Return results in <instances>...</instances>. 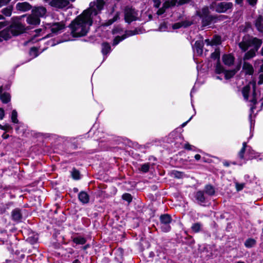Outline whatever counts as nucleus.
<instances>
[{"instance_id":"f257e3e1","label":"nucleus","mask_w":263,"mask_h":263,"mask_svg":"<svg viewBox=\"0 0 263 263\" xmlns=\"http://www.w3.org/2000/svg\"><path fill=\"white\" fill-rule=\"evenodd\" d=\"M104 4V0H96L91 2L89 8L84 11L71 22L70 27L73 36H83L87 34L90 26L92 24L94 17L101 13Z\"/></svg>"},{"instance_id":"f03ea898","label":"nucleus","mask_w":263,"mask_h":263,"mask_svg":"<svg viewBox=\"0 0 263 263\" xmlns=\"http://www.w3.org/2000/svg\"><path fill=\"white\" fill-rule=\"evenodd\" d=\"M262 40L256 37L249 35H245L242 40L239 43V47L243 51H246L250 47L252 48L246 53L245 58L249 60L255 55L256 52L261 46Z\"/></svg>"},{"instance_id":"7ed1b4c3","label":"nucleus","mask_w":263,"mask_h":263,"mask_svg":"<svg viewBox=\"0 0 263 263\" xmlns=\"http://www.w3.org/2000/svg\"><path fill=\"white\" fill-rule=\"evenodd\" d=\"M184 141L183 136L176 130L171 132L166 139V142L170 144L174 151L183 147Z\"/></svg>"},{"instance_id":"20e7f679","label":"nucleus","mask_w":263,"mask_h":263,"mask_svg":"<svg viewBox=\"0 0 263 263\" xmlns=\"http://www.w3.org/2000/svg\"><path fill=\"white\" fill-rule=\"evenodd\" d=\"M197 15L201 20L202 26L205 27L216 22L217 17L210 14L208 7L203 8L201 10L197 11Z\"/></svg>"},{"instance_id":"39448f33","label":"nucleus","mask_w":263,"mask_h":263,"mask_svg":"<svg viewBox=\"0 0 263 263\" xmlns=\"http://www.w3.org/2000/svg\"><path fill=\"white\" fill-rule=\"evenodd\" d=\"M252 85V95L251 96V99L250 100V102L251 103L250 106V113L249 114V121H250V132L251 133H252V130H254V125H255V121L254 119H252V114L254 112V110L256 108V104H257V97H256V96H257V93L256 92V90H255V87H256V84L255 83H253L252 84H251Z\"/></svg>"},{"instance_id":"423d86ee","label":"nucleus","mask_w":263,"mask_h":263,"mask_svg":"<svg viewBox=\"0 0 263 263\" xmlns=\"http://www.w3.org/2000/svg\"><path fill=\"white\" fill-rule=\"evenodd\" d=\"M66 142L65 148L63 151L61 153V155H69L73 154L72 150H74L78 147V143L76 138L74 137H63L62 138Z\"/></svg>"},{"instance_id":"0eeeda50","label":"nucleus","mask_w":263,"mask_h":263,"mask_svg":"<svg viewBox=\"0 0 263 263\" xmlns=\"http://www.w3.org/2000/svg\"><path fill=\"white\" fill-rule=\"evenodd\" d=\"M124 13L125 21L128 24H130L138 18V11L132 6H126Z\"/></svg>"},{"instance_id":"6e6552de","label":"nucleus","mask_w":263,"mask_h":263,"mask_svg":"<svg viewBox=\"0 0 263 263\" xmlns=\"http://www.w3.org/2000/svg\"><path fill=\"white\" fill-rule=\"evenodd\" d=\"M160 229L164 233L169 232L171 230V223L172 221V218L170 214H164L160 215Z\"/></svg>"},{"instance_id":"1a4fd4ad","label":"nucleus","mask_w":263,"mask_h":263,"mask_svg":"<svg viewBox=\"0 0 263 263\" xmlns=\"http://www.w3.org/2000/svg\"><path fill=\"white\" fill-rule=\"evenodd\" d=\"M194 197L196 202L200 205L205 206L208 202V197L203 191H197L194 193Z\"/></svg>"},{"instance_id":"9d476101","label":"nucleus","mask_w":263,"mask_h":263,"mask_svg":"<svg viewBox=\"0 0 263 263\" xmlns=\"http://www.w3.org/2000/svg\"><path fill=\"white\" fill-rule=\"evenodd\" d=\"M46 29H50L52 35L58 34L61 32L62 30L64 28V25L60 23H48L45 25Z\"/></svg>"},{"instance_id":"9b49d317","label":"nucleus","mask_w":263,"mask_h":263,"mask_svg":"<svg viewBox=\"0 0 263 263\" xmlns=\"http://www.w3.org/2000/svg\"><path fill=\"white\" fill-rule=\"evenodd\" d=\"M233 4L231 2H220L215 5V11L218 13H226L231 11Z\"/></svg>"},{"instance_id":"f8f14e48","label":"nucleus","mask_w":263,"mask_h":263,"mask_svg":"<svg viewBox=\"0 0 263 263\" xmlns=\"http://www.w3.org/2000/svg\"><path fill=\"white\" fill-rule=\"evenodd\" d=\"M25 29V26L20 23H14L10 27L11 32L14 36H17L23 33Z\"/></svg>"},{"instance_id":"ddd939ff","label":"nucleus","mask_w":263,"mask_h":263,"mask_svg":"<svg viewBox=\"0 0 263 263\" xmlns=\"http://www.w3.org/2000/svg\"><path fill=\"white\" fill-rule=\"evenodd\" d=\"M49 4L53 7L63 9L68 7L69 2L67 0H51Z\"/></svg>"},{"instance_id":"4468645a","label":"nucleus","mask_w":263,"mask_h":263,"mask_svg":"<svg viewBox=\"0 0 263 263\" xmlns=\"http://www.w3.org/2000/svg\"><path fill=\"white\" fill-rule=\"evenodd\" d=\"M101 52L103 55V62H104L111 52L112 49L110 45L108 42H103L101 44Z\"/></svg>"},{"instance_id":"2eb2a0df","label":"nucleus","mask_w":263,"mask_h":263,"mask_svg":"<svg viewBox=\"0 0 263 263\" xmlns=\"http://www.w3.org/2000/svg\"><path fill=\"white\" fill-rule=\"evenodd\" d=\"M11 219L16 222H20L22 221L23 216L21 209L19 208H15L11 212Z\"/></svg>"},{"instance_id":"dca6fc26","label":"nucleus","mask_w":263,"mask_h":263,"mask_svg":"<svg viewBox=\"0 0 263 263\" xmlns=\"http://www.w3.org/2000/svg\"><path fill=\"white\" fill-rule=\"evenodd\" d=\"M203 43L201 41H196L194 46H193V49L194 52L197 55H201L203 52Z\"/></svg>"},{"instance_id":"f3484780","label":"nucleus","mask_w":263,"mask_h":263,"mask_svg":"<svg viewBox=\"0 0 263 263\" xmlns=\"http://www.w3.org/2000/svg\"><path fill=\"white\" fill-rule=\"evenodd\" d=\"M46 9L43 7H36L32 10V14L36 16V17H39L40 18L41 17H44L46 13Z\"/></svg>"},{"instance_id":"a211bd4d","label":"nucleus","mask_w":263,"mask_h":263,"mask_svg":"<svg viewBox=\"0 0 263 263\" xmlns=\"http://www.w3.org/2000/svg\"><path fill=\"white\" fill-rule=\"evenodd\" d=\"M260 154L253 150L251 146H248L246 150V159H252L260 157Z\"/></svg>"},{"instance_id":"6ab92c4d","label":"nucleus","mask_w":263,"mask_h":263,"mask_svg":"<svg viewBox=\"0 0 263 263\" xmlns=\"http://www.w3.org/2000/svg\"><path fill=\"white\" fill-rule=\"evenodd\" d=\"M78 199L83 204H87L89 202V195L85 191H81L78 194Z\"/></svg>"},{"instance_id":"aec40b11","label":"nucleus","mask_w":263,"mask_h":263,"mask_svg":"<svg viewBox=\"0 0 263 263\" xmlns=\"http://www.w3.org/2000/svg\"><path fill=\"white\" fill-rule=\"evenodd\" d=\"M234 59V57L231 54H225L222 56V61L226 65H233Z\"/></svg>"},{"instance_id":"412c9836","label":"nucleus","mask_w":263,"mask_h":263,"mask_svg":"<svg viewBox=\"0 0 263 263\" xmlns=\"http://www.w3.org/2000/svg\"><path fill=\"white\" fill-rule=\"evenodd\" d=\"M26 22L30 25H36L40 24V18L31 14L27 16Z\"/></svg>"},{"instance_id":"4be33fe9","label":"nucleus","mask_w":263,"mask_h":263,"mask_svg":"<svg viewBox=\"0 0 263 263\" xmlns=\"http://www.w3.org/2000/svg\"><path fill=\"white\" fill-rule=\"evenodd\" d=\"M17 10L21 11H27L31 8V5L27 2L18 3L16 5Z\"/></svg>"},{"instance_id":"5701e85b","label":"nucleus","mask_w":263,"mask_h":263,"mask_svg":"<svg viewBox=\"0 0 263 263\" xmlns=\"http://www.w3.org/2000/svg\"><path fill=\"white\" fill-rule=\"evenodd\" d=\"M251 91V86L250 85H247L244 86L242 89V93L244 98V100L246 101L249 100L250 93Z\"/></svg>"},{"instance_id":"b1692460","label":"nucleus","mask_w":263,"mask_h":263,"mask_svg":"<svg viewBox=\"0 0 263 263\" xmlns=\"http://www.w3.org/2000/svg\"><path fill=\"white\" fill-rule=\"evenodd\" d=\"M206 195L209 196H213L215 193V187L211 184H207L204 186V190Z\"/></svg>"},{"instance_id":"393cba45","label":"nucleus","mask_w":263,"mask_h":263,"mask_svg":"<svg viewBox=\"0 0 263 263\" xmlns=\"http://www.w3.org/2000/svg\"><path fill=\"white\" fill-rule=\"evenodd\" d=\"M39 239V235L37 233L32 232L29 235L27 241L31 245L37 243Z\"/></svg>"},{"instance_id":"a878e982","label":"nucleus","mask_w":263,"mask_h":263,"mask_svg":"<svg viewBox=\"0 0 263 263\" xmlns=\"http://www.w3.org/2000/svg\"><path fill=\"white\" fill-rule=\"evenodd\" d=\"M255 26L257 30L263 32V16L259 15L255 21Z\"/></svg>"},{"instance_id":"bb28decb","label":"nucleus","mask_w":263,"mask_h":263,"mask_svg":"<svg viewBox=\"0 0 263 263\" xmlns=\"http://www.w3.org/2000/svg\"><path fill=\"white\" fill-rule=\"evenodd\" d=\"M0 100L3 103H8L11 100L10 95L8 92L2 93L0 92Z\"/></svg>"},{"instance_id":"cd10ccee","label":"nucleus","mask_w":263,"mask_h":263,"mask_svg":"<svg viewBox=\"0 0 263 263\" xmlns=\"http://www.w3.org/2000/svg\"><path fill=\"white\" fill-rule=\"evenodd\" d=\"M153 166V164H151L149 163H145L140 164L138 169L140 172H142L143 173H146L149 171L150 167Z\"/></svg>"},{"instance_id":"c85d7f7f","label":"nucleus","mask_w":263,"mask_h":263,"mask_svg":"<svg viewBox=\"0 0 263 263\" xmlns=\"http://www.w3.org/2000/svg\"><path fill=\"white\" fill-rule=\"evenodd\" d=\"M72 241L76 245H84L87 241L86 238L84 237L79 236L72 237Z\"/></svg>"},{"instance_id":"c756f323","label":"nucleus","mask_w":263,"mask_h":263,"mask_svg":"<svg viewBox=\"0 0 263 263\" xmlns=\"http://www.w3.org/2000/svg\"><path fill=\"white\" fill-rule=\"evenodd\" d=\"M191 25L190 23L187 22L183 21L181 22H177L174 24L172 26V28L173 29H177L183 27L184 28H186L189 26Z\"/></svg>"},{"instance_id":"7c9ffc66","label":"nucleus","mask_w":263,"mask_h":263,"mask_svg":"<svg viewBox=\"0 0 263 263\" xmlns=\"http://www.w3.org/2000/svg\"><path fill=\"white\" fill-rule=\"evenodd\" d=\"M71 175L73 179L78 180L81 179V175L79 170L73 167L71 171Z\"/></svg>"},{"instance_id":"2f4dec72","label":"nucleus","mask_w":263,"mask_h":263,"mask_svg":"<svg viewBox=\"0 0 263 263\" xmlns=\"http://www.w3.org/2000/svg\"><path fill=\"white\" fill-rule=\"evenodd\" d=\"M256 243V241L251 238H248L245 242V246L247 248L253 247Z\"/></svg>"},{"instance_id":"473e14b6","label":"nucleus","mask_w":263,"mask_h":263,"mask_svg":"<svg viewBox=\"0 0 263 263\" xmlns=\"http://www.w3.org/2000/svg\"><path fill=\"white\" fill-rule=\"evenodd\" d=\"M178 0H164L163 7L168 8L176 5Z\"/></svg>"},{"instance_id":"72a5a7b5","label":"nucleus","mask_w":263,"mask_h":263,"mask_svg":"<svg viewBox=\"0 0 263 263\" xmlns=\"http://www.w3.org/2000/svg\"><path fill=\"white\" fill-rule=\"evenodd\" d=\"M13 205V202L12 201L8 202L0 208V211L2 213H5L7 210H9L10 207Z\"/></svg>"},{"instance_id":"f704fd0d","label":"nucleus","mask_w":263,"mask_h":263,"mask_svg":"<svg viewBox=\"0 0 263 263\" xmlns=\"http://www.w3.org/2000/svg\"><path fill=\"white\" fill-rule=\"evenodd\" d=\"M139 30H138L137 29H135L134 30H126L125 32V34H123L122 36H125L126 39L128 37L139 34Z\"/></svg>"},{"instance_id":"c9c22d12","label":"nucleus","mask_w":263,"mask_h":263,"mask_svg":"<svg viewBox=\"0 0 263 263\" xmlns=\"http://www.w3.org/2000/svg\"><path fill=\"white\" fill-rule=\"evenodd\" d=\"M202 228V224L200 222H196L193 224L191 229L194 233H198L200 232Z\"/></svg>"},{"instance_id":"e433bc0d","label":"nucleus","mask_w":263,"mask_h":263,"mask_svg":"<svg viewBox=\"0 0 263 263\" xmlns=\"http://www.w3.org/2000/svg\"><path fill=\"white\" fill-rule=\"evenodd\" d=\"M11 121L14 124L19 123V121L17 119V112L16 110H12L11 116Z\"/></svg>"},{"instance_id":"4c0bfd02","label":"nucleus","mask_w":263,"mask_h":263,"mask_svg":"<svg viewBox=\"0 0 263 263\" xmlns=\"http://www.w3.org/2000/svg\"><path fill=\"white\" fill-rule=\"evenodd\" d=\"M38 50L35 47H32L30 48L29 51V55L32 57V59L37 57L39 55Z\"/></svg>"},{"instance_id":"58836bf2","label":"nucleus","mask_w":263,"mask_h":263,"mask_svg":"<svg viewBox=\"0 0 263 263\" xmlns=\"http://www.w3.org/2000/svg\"><path fill=\"white\" fill-rule=\"evenodd\" d=\"M212 40L213 46L220 45L221 42V37L217 35H214Z\"/></svg>"},{"instance_id":"ea45409f","label":"nucleus","mask_w":263,"mask_h":263,"mask_svg":"<svg viewBox=\"0 0 263 263\" xmlns=\"http://www.w3.org/2000/svg\"><path fill=\"white\" fill-rule=\"evenodd\" d=\"M224 73L225 79L226 80H229L235 74V71L234 70H226Z\"/></svg>"},{"instance_id":"a19ab883","label":"nucleus","mask_w":263,"mask_h":263,"mask_svg":"<svg viewBox=\"0 0 263 263\" xmlns=\"http://www.w3.org/2000/svg\"><path fill=\"white\" fill-rule=\"evenodd\" d=\"M185 149L188 151H193L196 152H199L200 151L195 146L190 144L188 142H186L184 144L183 147Z\"/></svg>"},{"instance_id":"79ce46f5","label":"nucleus","mask_w":263,"mask_h":263,"mask_svg":"<svg viewBox=\"0 0 263 263\" xmlns=\"http://www.w3.org/2000/svg\"><path fill=\"white\" fill-rule=\"evenodd\" d=\"M124 39H125V37L122 35L116 36L113 40L112 46H117L120 42L123 41Z\"/></svg>"},{"instance_id":"37998d69","label":"nucleus","mask_w":263,"mask_h":263,"mask_svg":"<svg viewBox=\"0 0 263 263\" xmlns=\"http://www.w3.org/2000/svg\"><path fill=\"white\" fill-rule=\"evenodd\" d=\"M122 198L123 200L126 201L129 203H130L133 200V197L131 194L127 193H125L122 195Z\"/></svg>"},{"instance_id":"c03bdc74","label":"nucleus","mask_w":263,"mask_h":263,"mask_svg":"<svg viewBox=\"0 0 263 263\" xmlns=\"http://www.w3.org/2000/svg\"><path fill=\"white\" fill-rule=\"evenodd\" d=\"M12 9L11 7H8L3 9L2 11V12L5 16H10L12 13Z\"/></svg>"},{"instance_id":"a18cd8bd","label":"nucleus","mask_w":263,"mask_h":263,"mask_svg":"<svg viewBox=\"0 0 263 263\" xmlns=\"http://www.w3.org/2000/svg\"><path fill=\"white\" fill-rule=\"evenodd\" d=\"M211 58L213 60H219L220 51L219 49H216L215 51L211 53Z\"/></svg>"},{"instance_id":"49530a36","label":"nucleus","mask_w":263,"mask_h":263,"mask_svg":"<svg viewBox=\"0 0 263 263\" xmlns=\"http://www.w3.org/2000/svg\"><path fill=\"white\" fill-rule=\"evenodd\" d=\"M226 70L224 69L223 67L220 65V63H217L216 66L215 71L216 73L218 74H220L221 73H224Z\"/></svg>"},{"instance_id":"de8ad7c7","label":"nucleus","mask_w":263,"mask_h":263,"mask_svg":"<svg viewBox=\"0 0 263 263\" xmlns=\"http://www.w3.org/2000/svg\"><path fill=\"white\" fill-rule=\"evenodd\" d=\"M245 184H246L245 183H240L238 182H235V185L236 191L237 192H239V191L242 190L245 186Z\"/></svg>"},{"instance_id":"09e8293b","label":"nucleus","mask_w":263,"mask_h":263,"mask_svg":"<svg viewBox=\"0 0 263 263\" xmlns=\"http://www.w3.org/2000/svg\"><path fill=\"white\" fill-rule=\"evenodd\" d=\"M173 174L174 177L178 179L182 178L184 176L183 173L177 171H174Z\"/></svg>"},{"instance_id":"8fccbe9b","label":"nucleus","mask_w":263,"mask_h":263,"mask_svg":"<svg viewBox=\"0 0 263 263\" xmlns=\"http://www.w3.org/2000/svg\"><path fill=\"white\" fill-rule=\"evenodd\" d=\"M246 152V149L244 148H241L239 152L238 153V157L240 159H245V153Z\"/></svg>"},{"instance_id":"3c124183","label":"nucleus","mask_w":263,"mask_h":263,"mask_svg":"<svg viewBox=\"0 0 263 263\" xmlns=\"http://www.w3.org/2000/svg\"><path fill=\"white\" fill-rule=\"evenodd\" d=\"M4 20V17L3 16V15L0 14V30L6 26V23Z\"/></svg>"},{"instance_id":"603ef678","label":"nucleus","mask_w":263,"mask_h":263,"mask_svg":"<svg viewBox=\"0 0 263 263\" xmlns=\"http://www.w3.org/2000/svg\"><path fill=\"white\" fill-rule=\"evenodd\" d=\"M154 7L156 8H159L161 5V2L160 0H154Z\"/></svg>"},{"instance_id":"864d4df0","label":"nucleus","mask_w":263,"mask_h":263,"mask_svg":"<svg viewBox=\"0 0 263 263\" xmlns=\"http://www.w3.org/2000/svg\"><path fill=\"white\" fill-rule=\"evenodd\" d=\"M166 8H165V7H164L163 6L162 8H160L158 10L157 12V14L158 15H161L162 14H163L165 11V9Z\"/></svg>"},{"instance_id":"5fc2aeb1","label":"nucleus","mask_w":263,"mask_h":263,"mask_svg":"<svg viewBox=\"0 0 263 263\" xmlns=\"http://www.w3.org/2000/svg\"><path fill=\"white\" fill-rule=\"evenodd\" d=\"M10 0H0V8L7 5Z\"/></svg>"},{"instance_id":"6e6d98bb","label":"nucleus","mask_w":263,"mask_h":263,"mask_svg":"<svg viewBox=\"0 0 263 263\" xmlns=\"http://www.w3.org/2000/svg\"><path fill=\"white\" fill-rule=\"evenodd\" d=\"M257 0H247V2L252 6H254L256 5Z\"/></svg>"},{"instance_id":"4d7b16f0","label":"nucleus","mask_w":263,"mask_h":263,"mask_svg":"<svg viewBox=\"0 0 263 263\" xmlns=\"http://www.w3.org/2000/svg\"><path fill=\"white\" fill-rule=\"evenodd\" d=\"M204 43L207 45V46H213V44H212V40H210V39H206L204 41Z\"/></svg>"},{"instance_id":"13d9d810","label":"nucleus","mask_w":263,"mask_h":263,"mask_svg":"<svg viewBox=\"0 0 263 263\" xmlns=\"http://www.w3.org/2000/svg\"><path fill=\"white\" fill-rule=\"evenodd\" d=\"M159 29L161 31H165L166 30V26L165 24H161L160 25Z\"/></svg>"},{"instance_id":"bf43d9fd","label":"nucleus","mask_w":263,"mask_h":263,"mask_svg":"<svg viewBox=\"0 0 263 263\" xmlns=\"http://www.w3.org/2000/svg\"><path fill=\"white\" fill-rule=\"evenodd\" d=\"M5 117V111L4 110L0 108V119L3 120Z\"/></svg>"},{"instance_id":"052dcab7","label":"nucleus","mask_w":263,"mask_h":263,"mask_svg":"<svg viewBox=\"0 0 263 263\" xmlns=\"http://www.w3.org/2000/svg\"><path fill=\"white\" fill-rule=\"evenodd\" d=\"M195 92V87H193L191 90V93H190V97H191V103H192V101H193V93ZM192 107H193L194 108V110H195V108H194V105L193 104V103H192Z\"/></svg>"},{"instance_id":"680f3d73","label":"nucleus","mask_w":263,"mask_h":263,"mask_svg":"<svg viewBox=\"0 0 263 263\" xmlns=\"http://www.w3.org/2000/svg\"><path fill=\"white\" fill-rule=\"evenodd\" d=\"M150 143H146V144L145 145H139V148L140 149V148H148L150 147Z\"/></svg>"},{"instance_id":"e2e57ef3","label":"nucleus","mask_w":263,"mask_h":263,"mask_svg":"<svg viewBox=\"0 0 263 263\" xmlns=\"http://www.w3.org/2000/svg\"><path fill=\"white\" fill-rule=\"evenodd\" d=\"M40 135L43 136L44 138H49L52 135L50 134H43V133H39Z\"/></svg>"},{"instance_id":"0e129e2a","label":"nucleus","mask_w":263,"mask_h":263,"mask_svg":"<svg viewBox=\"0 0 263 263\" xmlns=\"http://www.w3.org/2000/svg\"><path fill=\"white\" fill-rule=\"evenodd\" d=\"M2 138L4 139H8L9 137V135L8 134H6V133H4L2 135Z\"/></svg>"},{"instance_id":"69168bd1","label":"nucleus","mask_w":263,"mask_h":263,"mask_svg":"<svg viewBox=\"0 0 263 263\" xmlns=\"http://www.w3.org/2000/svg\"><path fill=\"white\" fill-rule=\"evenodd\" d=\"M90 247V245L89 244H87L84 246H83L82 247V249L83 250H87L88 248H89Z\"/></svg>"},{"instance_id":"338daca9","label":"nucleus","mask_w":263,"mask_h":263,"mask_svg":"<svg viewBox=\"0 0 263 263\" xmlns=\"http://www.w3.org/2000/svg\"><path fill=\"white\" fill-rule=\"evenodd\" d=\"M243 0H235V2L237 4L242 5L243 4Z\"/></svg>"},{"instance_id":"774afa93","label":"nucleus","mask_w":263,"mask_h":263,"mask_svg":"<svg viewBox=\"0 0 263 263\" xmlns=\"http://www.w3.org/2000/svg\"><path fill=\"white\" fill-rule=\"evenodd\" d=\"M194 157L196 160L198 161L200 159L201 156L199 154H196Z\"/></svg>"}]
</instances>
